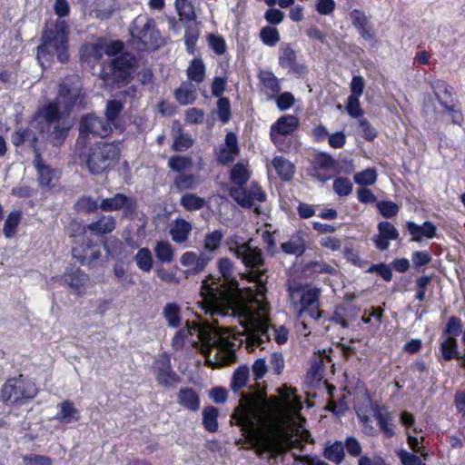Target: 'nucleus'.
Masks as SVG:
<instances>
[{
    "instance_id": "nucleus-1",
    "label": "nucleus",
    "mask_w": 465,
    "mask_h": 465,
    "mask_svg": "<svg viewBox=\"0 0 465 465\" xmlns=\"http://www.w3.org/2000/svg\"><path fill=\"white\" fill-rule=\"evenodd\" d=\"M232 419L259 456L268 452L274 457L301 445L299 430L285 424L279 411L257 394L242 395Z\"/></svg>"
},
{
    "instance_id": "nucleus-2",
    "label": "nucleus",
    "mask_w": 465,
    "mask_h": 465,
    "mask_svg": "<svg viewBox=\"0 0 465 465\" xmlns=\"http://www.w3.org/2000/svg\"><path fill=\"white\" fill-rule=\"evenodd\" d=\"M218 269L220 278L209 276L203 281L201 295L202 308L212 317L221 316L230 320L238 315L240 308L248 305L238 303V282L233 277V267L228 258L220 259Z\"/></svg>"
},
{
    "instance_id": "nucleus-3",
    "label": "nucleus",
    "mask_w": 465,
    "mask_h": 465,
    "mask_svg": "<svg viewBox=\"0 0 465 465\" xmlns=\"http://www.w3.org/2000/svg\"><path fill=\"white\" fill-rule=\"evenodd\" d=\"M205 322H186V326L176 333H181L183 339L191 335H196L202 342L201 351L206 356L207 362L214 367L227 365L236 361V353L233 349L234 342L231 341L229 329L223 325L228 320H222L221 316L212 317L204 312Z\"/></svg>"
},
{
    "instance_id": "nucleus-4",
    "label": "nucleus",
    "mask_w": 465,
    "mask_h": 465,
    "mask_svg": "<svg viewBox=\"0 0 465 465\" xmlns=\"http://www.w3.org/2000/svg\"><path fill=\"white\" fill-rule=\"evenodd\" d=\"M236 318L242 326L246 348L253 351L256 347L265 349L263 343L269 342L273 337L278 344L288 340V330L284 326L278 328L270 324V308L264 299H252L248 305L240 308Z\"/></svg>"
},
{
    "instance_id": "nucleus-5",
    "label": "nucleus",
    "mask_w": 465,
    "mask_h": 465,
    "mask_svg": "<svg viewBox=\"0 0 465 465\" xmlns=\"http://www.w3.org/2000/svg\"><path fill=\"white\" fill-rule=\"evenodd\" d=\"M67 35L68 27L64 20L46 23L41 45L37 47V60L41 65L50 62L54 55L62 64L68 61Z\"/></svg>"
},
{
    "instance_id": "nucleus-6",
    "label": "nucleus",
    "mask_w": 465,
    "mask_h": 465,
    "mask_svg": "<svg viewBox=\"0 0 465 465\" xmlns=\"http://www.w3.org/2000/svg\"><path fill=\"white\" fill-rule=\"evenodd\" d=\"M131 35V44L137 50L156 49L163 44L154 20L144 15H139L134 19Z\"/></svg>"
},
{
    "instance_id": "nucleus-7",
    "label": "nucleus",
    "mask_w": 465,
    "mask_h": 465,
    "mask_svg": "<svg viewBox=\"0 0 465 465\" xmlns=\"http://www.w3.org/2000/svg\"><path fill=\"white\" fill-rule=\"evenodd\" d=\"M119 157V150L113 143H96L88 152L81 154L91 173L100 174L108 170Z\"/></svg>"
},
{
    "instance_id": "nucleus-8",
    "label": "nucleus",
    "mask_w": 465,
    "mask_h": 465,
    "mask_svg": "<svg viewBox=\"0 0 465 465\" xmlns=\"http://www.w3.org/2000/svg\"><path fill=\"white\" fill-rule=\"evenodd\" d=\"M246 249L247 251L240 254L238 259L250 269L249 278L257 284V292L253 299H264L268 276L266 270L262 268L264 264L262 252L259 248L252 247L250 242Z\"/></svg>"
},
{
    "instance_id": "nucleus-9",
    "label": "nucleus",
    "mask_w": 465,
    "mask_h": 465,
    "mask_svg": "<svg viewBox=\"0 0 465 465\" xmlns=\"http://www.w3.org/2000/svg\"><path fill=\"white\" fill-rule=\"evenodd\" d=\"M84 94L82 92V84L78 75H70L63 79L59 84L55 102L69 112L74 108L83 106Z\"/></svg>"
},
{
    "instance_id": "nucleus-10",
    "label": "nucleus",
    "mask_w": 465,
    "mask_h": 465,
    "mask_svg": "<svg viewBox=\"0 0 465 465\" xmlns=\"http://www.w3.org/2000/svg\"><path fill=\"white\" fill-rule=\"evenodd\" d=\"M36 394L35 384L23 375L7 380L1 389V400L11 404L23 399H33Z\"/></svg>"
},
{
    "instance_id": "nucleus-11",
    "label": "nucleus",
    "mask_w": 465,
    "mask_h": 465,
    "mask_svg": "<svg viewBox=\"0 0 465 465\" xmlns=\"http://www.w3.org/2000/svg\"><path fill=\"white\" fill-rule=\"evenodd\" d=\"M112 131L111 125L106 120L95 114H89L81 118L79 124L80 135L76 141V148L82 149L86 145V138L89 135L93 137H106Z\"/></svg>"
},
{
    "instance_id": "nucleus-12",
    "label": "nucleus",
    "mask_w": 465,
    "mask_h": 465,
    "mask_svg": "<svg viewBox=\"0 0 465 465\" xmlns=\"http://www.w3.org/2000/svg\"><path fill=\"white\" fill-rule=\"evenodd\" d=\"M320 291L316 288L290 290V298L299 299L301 303L300 315L307 313L311 318L318 320L322 316L319 305Z\"/></svg>"
},
{
    "instance_id": "nucleus-13",
    "label": "nucleus",
    "mask_w": 465,
    "mask_h": 465,
    "mask_svg": "<svg viewBox=\"0 0 465 465\" xmlns=\"http://www.w3.org/2000/svg\"><path fill=\"white\" fill-rule=\"evenodd\" d=\"M229 194L242 208H252L255 201L262 203L266 200L265 193L255 182L248 188L232 186L229 190Z\"/></svg>"
},
{
    "instance_id": "nucleus-14",
    "label": "nucleus",
    "mask_w": 465,
    "mask_h": 465,
    "mask_svg": "<svg viewBox=\"0 0 465 465\" xmlns=\"http://www.w3.org/2000/svg\"><path fill=\"white\" fill-rule=\"evenodd\" d=\"M299 119L292 114L281 116L271 127V138L280 151H286L289 146L282 143V136L294 132L299 126Z\"/></svg>"
},
{
    "instance_id": "nucleus-15",
    "label": "nucleus",
    "mask_w": 465,
    "mask_h": 465,
    "mask_svg": "<svg viewBox=\"0 0 465 465\" xmlns=\"http://www.w3.org/2000/svg\"><path fill=\"white\" fill-rule=\"evenodd\" d=\"M59 105L57 102L45 105L35 115L31 126L38 129L39 132H49L52 124L63 120L58 108Z\"/></svg>"
},
{
    "instance_id": "nucleus-16",
    "label": "nucleus",
    "mask_w": 465,
    "mask_h": 465,
    "mask_svg": "<svg viewBox=\"0 0 465 465\" xmlns=\"http://www.w3.org/2000/svg\"><path fill=\"white\" fill-rule=\"evenodd\" d=\"M338 163L328 153H319L312 163V175L320 182H326L337 172Z\"/></svg>"
},
{
    "instance_id": "nucleus-17",
    "label": "nucleus",
    "mask_w": 465,
    "mask_h": 465,
    "mask_svg": "<svg viewBox=\"0 0 465 465\" xmlns=\"http://www.w3.org/2000/svg\"><path fill=\"white\" fill-rule=\"evenodd\" d=\"M154 365L156 380L161 385L171 387L180 380L172 369L171 359L168 354H160L155 360Z\"/></svg>"
},
{
    "instance_id": "nucleus-18",
    "label": "nucleus",
    "mask_w": 465,
    "mask_h": 465,
    "mask_svg": "<svg viewBox=\"0 0 465 465\" xmlns=\"http://www.w3.org/2000/svg\"><path fill=\"white\" fill-rule=\"evenodd\" d=\"M134 57L129 54H124L112 60V74L115 83L127 81L131 75V69L134 64Z\"/></svg>"
},
{
    "instance_id": "nucleus-19",
    "label": "nucleus",
    "mask_w": 465,
    "mask_h": 465,
    "mask_svg": "<svg viewBox=\"0 0 465 465\" xmlns=\"http://www.w3.org/2000/svg\"><path fill=\"white\" fill-rule=\"evenodd\" d=\"M211 258L206 253L197 254L194 252H186L181 258L180 262L183 267L189 268L185 271L187 275H196L203 272Z\"/></svg>"
},
{
    "instance_id": "nucleus-20",
    "label": "nucleus",
    "mask_w": 465,
    "mask_h": 465,
    "mask_svg": "<svg viewBox=\"0 0 465 465\" xmlns=\"http://www.w3.org/2000/svg\"><path fill=\"white\" fill-rule=\"evenodd\" d=\"M240 153L238 139L234 133L229 132L225 135L224 144L219 150L217 160L222 164L232 163Z\"/></svg>"
},
{
    "instance_id": "nucleus-21",
    "label": "nucleus",
    "mask_w": 465,
    "mask_h": 465,
    "mask_svg": "<svg viewBox=\"0 0 465 465\" xmlns=\"http://www.w3.org/2000/svg\"><path fill=\"white\" fill-rule=\"evenodd\" d=\"M430 85L439 103L448 111L454 113L452 118L453 123H458L460 114L453 111L452 105L450 104L452 102L451 88L447 84L445 81L440 79L431 81Z\"/></svg>"
},
{
    "instance_id": "nucleus-22",
    "label": "nucleus",
    "mask_w": 465,
    "mask_h": 465,
    "mask_svg": "<svg viewBox=\"0 0 465 465\" xmlns=\"http://www.w3.org/2000/svg\"><path fill=\"white\" fill-rule=\"evenodd\" d=\"M258 80L260 91L270 100L276 98L281 91V85L279 79L274 74L269 70H260Z\"/></svg>"
},
{
    "instance_id": "nucleus-23",
    "label": "nucleus",
    "mask_w": 465,
    "mask_h": 465,
    "mask_svg": "<svg viewBox=\"0 0 465 465\" xmlns=\"http://www.w3.org/2000/svg\"><path fill=\"white\" fill-rule=\"evenodd\" d=\"M378 235L373 239L375 246L385 251L389 248L390 240H396L399 237V232L396 227L389 222H381L378 224Z\"/></svg>"
},
{
    "instance_id": "nucleus-24",
    "label": "nucleus",
    "mask_w": 465,
    "mask_h": 465,
    "mask_svg": "<svg viewBox=\"0 0 465 465\" xmlns=\"http://www.w3.org/2000/svg\"><path fill=\"white\" fill-rule=\"evenodd\" d=\"M307 233L298 231L292 233L289 240L282 244V250L286 254L302 255L306 250Z\"/></svg>"
},
{
    "instance_id": "nucleus-25",
    "label": "nucleus",
    "mask_w": 465,
    "mask_h": 465,
    "mask_svg": "<svg viewBox=\"0 0 465 465\" xmlns=\"http://www.w3.org/2000/svg\"><path fill=\"white\" fill-rule=\"evenodd\" d=\"M193 232V224L184 219H175L170 226L169 234L178 244L186 242Z\"/></svg>"
},
{
    "instance_id": "nucleus-26",
    "label": "nucleus",
    "mask_w": 465,
    "mask_h": 465,
    "mask_svg": "<svg viewBox=\"0 0 465 465\" xmlns=\"http://www.w3.org/2000/svg\"><path fill=\"white\" fill-rule=\"evenodd\" d=\"M63 280L78 295L84 293L89 283V276L79 269L65 273Z\"/></svg>"
},
{
    "instance_id": "nucleus-27",
    "label": "nucleus",
    "mask_w": 465,
    "mask_h": 465,
    "mask_svg": "<svg viewBox=\"0 0 465 465\" xmlns=\"http://www.w3.org/2000/svg\"><path fill=\"white\" fill-rule=\"evenodd\" d=\"M34 164L37 170L38 180L42 186L50 187L53 185V182L58 179L57 171L45 165L40 155H36Z\"/></svg>"
},
{
    "instance_id": "nucleus-28",
    "label": "nucleus",
    "mask_w": 465,
    "mask_h": 465,
    "mask_svg": "<svg viewBox=\"0 0 465 465\" xmlns=\"http://www.w3.org/2000/svg\"><path fill=\"white\" fill-rule=\"evenodd\" d=\"M174 97L181 105L193 104L197 98V84L189 81H183L175 89Z\"/></svg>"
},
{
    "instance_id": "nucleus-29",
    "label": "nucleus",
    "mask_w": 465,
    "mask_h": 465,
    "mask_svg": "<svg viewBox=\"0 0 465 465\" xmlns=\"http://www.w3.org/2000/svg\"><path fill=\"white\" fill-rule=\"evenodd\" d=\"M352 25L358 30L360 35L364 39H371L372 34L371 32L370 20L365 13L360 9H353L349 14Z\"/></svg>"
},
{
    "instance_id": "nucleus-30",
    "label": "nucleus",
    "mask_w": 465,
    "mask_h": 465,
    "mask_svg": "<svg viewBox=\"0 0 465 465\" xmlns=\"http://www.w3.org/2000/svg\"><path fill=\"white\" fill-rule=\"evenodd\" d=\"M133 203L130 198H128L124 193H115L112 197L103 198L100 201L99 207L103 212H114L118 211L124 207H132Z\"/></svg>"
},
{
    "instance_id": "nucleus-31",
    "label": "nucleus",
    "mask_w": 465,
    "mask_h": 465,
    "mask_svg": "<svg viewBox=\"0 0 465 465\" xmlns=\"http://www.w3.org/2000/svg\"><path fill=\"white\" fill-rule=\"evenodd\" d=\"M70 127V124H66L65 120H61L52 124L49 132H40V134L43 137L50 140L53 144L58 145L61 144L67 136Z\"/></svg>"
},
{
    "instance_id": "nucleus-32",
    "label": "nucleus",
    "mask_w": 465,
    "mask_h": 465,
    "mask_svg": "<svg viewBox=\"0 0 465 465\" xmlns=\"http://www.w3.org/2000/svg\"><path fill=\"white\" fill-rule=\"evenodd\" d=\"M177 402L191 411H197L200 409L199 396L192 388H181L177 394Z\"/></svg>"
},
{
    "instance_id": "nucleus-33",
    "label": "nucleus",
    "mask_w": 465,
    "mask_h": 465,
    "mask_svg": "<svg viewBox=\"0 0 465 465\" xmlns=\"http://www.w3.org/2000/svg\"><path fill=\"white\" fill-rule=\"evenodd\" d=\"M59 411L54 416V420L62 423H71L79 420V411L74 407V402L66 400L57 405Z\"/></svg>"
},
{
    "instance_id": "nucleus-34",
    "label": "nucleus",
    "mask_w": 465,
    "mask_h": 465,
    "mask_svg": "<svg viewBox=\"0 0 465 465\" xmlns=\"http://www.w3.org/2000/svg\"><path fill=\"white\" fill-rule=\"evenodd\" d=\"M272 164L282 181H290L293 177L295 166L289 160L276 156L272 159Z\"/></svg>"
},
{
    "instance_id": "nucleus-35",
    "label": "nucleus",
    "mask_w": 465,
    "mask_h": 465,
    "mask_svg": "<svg viewBox=\"0 0 465 465\" xmlns=\"http://www.w3.org/2000/svg\"><path fill=\"white\" fill-rule=\"evenodd\" d=\"M186 74L189 82L197 85L203 83L205 77V65L203 60L200 58L192 60L186 69Z\"/></svg>"
},
{
    "instance_id": "nucleus-36",
    "label": "nucleus",
    "mask_w": 465,
    "mask_h": 465,
    "mask_svg": "<svg viewBox=\"0 0 465 465\" xmlns=\"http://www.w3.org/2000/svg\"><path fill=\"white\" fill-rule=\"evenodd\" d=\"M153 252L156 259L162 263H171L174 259V249L168 241L156 242Z\"/></svg>"
},
{
    "instance_id": "nucleus-37",
    "label": "nucleus",
    "mask_w": 465,
    "mask_h": 465,
    "mask_svg": "<svg viewBox=\"0 0 465 465\" xmlns=\"http://www.w3.org/2000/svg\"><path fill=\"white\" fill-rule=\"evenodd\" d=\"M163 316L171 328H177L182 323L181 307L175 302H168L164 305Z\"/></svg>"
},
{
    "instance_id": "nucleus-38",
    "label": "nucleus",
    "mask_w": 465,
    "mask_h": 465,
    "mask_svg": "<svg viewBox=\"0 0 465 465\" xmlns=\"http://www.w3.org/2000/svg\"><path fill=\"white\" fill-rule=\"evenodd\" d=\"M116 227V221L111 215H103L98 221L88 224V229L96 233L106 234Z\"/></svg>"
},
{
    "instance_id": "nucleus-39",
    "label": "nucleus",
    "mask_w": 465,
    "mask_h": 465,
    "mask_svg": "<svg viewBox=\"0 0 465 465\" xmlns=\"http://www.w3.org/2000/svg\"><path fill=\"white\" fill-rule=\"evenodd\" d=\"M251 177V173L246 164L237 163L232 166L230 173V179L235 186H244Z\"/></svg>"
},
{
    "instance_id": "nucleus-40",
    "label": "nucleus",
    "mask_w": 465,
    "mask_h": 465,
    "mask_svg": "<svg viewBox=\"0 0 465 465\" xmlns=\"http://www.w3.org/2000/svg\"><path fill=\"white\" fill-rule=\"evenodd\" d=\"M375 418L378 420L381 430L388 438H391L395 434L392 424L393 416L391 412L382 408L378 409L375 411Z\"/></svg>"
},
{
    "instance_id": "nucleus-41",
    "label": "nucleus",
    "mask_w": 465,
    "mask_h": 465,
    "mask_svg": "<svg viewBox=\"0 0 465 465\" xmlns=\"http://www.w3.org/2000/svg\"><path fill=\"white\" fill-rule=\"evenodd\" d=\"M104 54V44L94 43L87 44L81 48L82 59L89 63L96 62L103 57Z\"/></svg>"
},
{
    "instance_id": "nucleus-42",
    "label": "nucleus",
    "mask_w": 465,
    "mask_h": 465,
    "mask_svg": "<svg viewBox=\"0 0 465 465\" xmlns=\"http://www.w3.org/2000/svg\"><path fill=\"white\" fill-rule=\"evenodd\" d=\"M323 456L336 464L341 463L344 458V445L341 441L327 443L323 450Z\"/></svg>"
},
{
    "instance_id": "nucleus-43",
    "label": "nucleus",
    "mask_w": 465,
    "mask_h": 465,
    "mask_svg": "<svg viewBox=\"0 0 465 465\" xmlns=\"http://www.w3.org/2000/svg\"><path fill=\"white\" fill-rule=\"evenodd\" d=\"M136 266L143 272H150L153 267V258L151 251L141 248L134 257Z\"/></svg>"
},
{
    "instance_id": "nucleus-44",
    "label": "nucleus",
    "mask_w": 465,
    "mask_h": 465,
    "mask_svg": "<svg viewBox=\"0 0 465 465\" xmlns=\"http://www.w3.org/2000/svg\"><path fill=\"white\" fill-rule=\"evenodd\" d=\"M279 64L282 67L294 69L296 66V53L290 44L281 45Z\"/></svg>"
},
{
    "instance_id": "nucleus-45",
    "label": "nucleus",
    "mask_w": 465,
    "mask_h": 465,
    "mask_svg": "<svg viewBox=\"0 0 465 465\" xmlns=\"http://www.w3.org/2000/svg\"><path fill=\"white\" fill-rule=\"evenodd\" d=\"M224 237L223 230H214L207 232L203 239V248L208 252H213L219 249Z\"/></svg>"
},
{
    "instance_id": "nucleus-46",
    "label": "nucleus",
    "mask_w": 465,
    "mask_h": 465,
    "mask_svg": "<svg viewBox=\"0 0 465 465\" xmlns=\"http://www.w3.org/2000/svg\"><path fill=\"white\" fill-rule=\"evenodd\" d=\"M175 8L181 20L193 21L196 18L193 0H176Z\"/></svg>"
},
{
    "instance_id": "nucleus-47",
    "label": "nucleus",
    "mask_w": 465,
    "mask_h": 465,
    "mask_svg": "<svg viewBox=\"0 0 465 465\" xmlns=\"http://www.w3.org/2000/svg\"><path fill=\"white\" fill-rule=\"evenodd\" d=\"M180 204L187 211H197L206 204V201L194 193H185L181 197Z\"/></svg>"
},
{
    "instance_id": "nucleus-48",
    "label": "nucleus",
    "mask_w": 465,
    "mask_h": 465,
    "mask_svg": "<svg viewBox=\"0 0 465 465\" xmlns=\"http://www.w3.org/2000/svg\"><path fill=\"white\" fill-rule=\"evenodd\" d=\"M21 211L15 210L8 214L3 229L4 234L6 238H12L15 234L16 228L21 222Z\"/></svg>"
},
{
    "instance_id": "nucleus-49",
    "label": "nucleus",
    "mask_w": 465,
    "mask_h": 465,
    "mask_svg": "<svg viewBox=\"0 0 465 465\" xmlns=\"http://www.w3.org/2000/svg\"><path fill=\"white\" fill-rule=\"evenodd\" d=\"M218 411L213 406H208L203 411V424L204 428L210 431L214 432L218 429Z\"/></svg>"
},
{
    "instance_id": "nucleus-50",
    "label": "nucleus",
    "mask_w": 465,
    "mask_h": 465,
    "mask_svg": "<svg viewBox=\"0 0 465 465\" xmlns=\"http://www.w3.org/2000/svg\"><path fill=\"white\" fill-rule=\"evenodd\" d=\"M457 341L454 337H447L440 343V351L442 358L445 361H450L452 359H460L457 351Z\"/></svg>"
},
{
    "instance_id": "nucleus-51",
    "label": "nucleus",
    "mask_w": 465,
    "mask_h": 465,
    "mask_svg": "<svg viewBox=\"0 0 465 465\" xmlns=\"http://www.w3.org/2000/svg\"><path fill=\"white\" fill-rule=\"evenodd\" d=\"M199 184V178L193 174H179L174 180V185L179 191L190 190Z\"/></svg>"
},
{
    "instance_id": "nucleus-52",
    "label": "nucleus",
    "mask_w": 465,
    "mask_h": 465,
    "mask_svg": "<svg viewBox=\"0 0 465 465\" xmlns=\"http://www.w3.org/2000/svg\"><path fill=\"white\" fill-rule=\"evenodd\" d=\"M249 378V368L246 366L239 367L233 373L232 381V390L238 391L243 388Z\"/></svg>"
},
{
    "instance_id": "nucleus-53",
    "label": "nucleus",
    "mask_w": 465,
    "mask_h": 465,
    "mask_svg": "<svg viewBox=\"0 0 465 465\" xmlns=\"http://www.w3.org/2000/svg\"><path fill=\"white\" fill-rule=\"evenodd\" d=\"M36 140L35 134L29 128L19 129L12 134V143L15 146H19L25 142L34 144Z\"/></svg>"
},
{
    "instance_id": "nucleus-54",
    "label": "nucleus",
    "mask_w": 465,
    "mask_h": 465,
    "mask_svg": "<svg viewBox=\"0 0 465 465\" xmlns=\"http://www.w3.org/2000/svg\"><path fill=\"white\" fill-rule=\"evenodd\" d=\"M170 169L175 172H183L192 168L193 160L188 156H172L168 161Z\"/></svg>"
},
{
    "instance_id": "nucleus-55",
    "label": "nucleus",
    "mask_w": 465,
    "mask_h": 465,
    "mask_svg": "<svg viewBox=\"0 0 465 465\" xmlns=\"http://www.w3.org/2000/svg\"><path fill=\"white\" fill-rule=\"evenodd\" d=\"M124 109V104L119 100H111L107 103L105 108V116L107 123L115 124V122Z\"/></svg>"
},
{
    "instance_id": "nucleus-56",
    "label": "nucleus",
    "mask_w": 465,
    "mask_h": 465,
    "mask_svg": "<svg viewBox=\"0 0 465 465\" xmlns=\"http://www.w3.org/2000/svg\"><path fill=\"white\" fill-rule=\"evenodd\" d=\"M377 181V173L372 168H368L361 172L355 173L354 182L362 186L372 185Z\"/></svg>"
},
{
    "instance_id": "nucleus-57",
    "label": "nucleus",
    "mask_w": 465,
    "mask_h": 465,
    "mask_svg": "<svg viewBox=\"0 0 465 465\" xmlns=\"http://www.w3.org/2000/svg\"><path fill=\"white\" fill-rule=\"evenodd\" d=\"M193 143V140L188 134H183L181 127L178 128V134L175 136L173 149L177 152H183L190 148Z\"/></svg>"
},
{
    "instance_id": "nucleus-58",
    "label": "nucleus",
    "mask_w": 465,
    "mask_h": 465,
    "mask_svg": "<svg viewBox=\"0 0 465 465\" xmlns=\"http://www.w3.org/2000/svg\"><path fill=\"white\" fill-rule=\"evenodd\" d=\"M262 43L269 46H274L280 41V35L275 27L265 26L260 31Z\"/></svg>"
},
{
    "instance_id": "nucleus-59",
    "label": "nucleus",
    "mask_w": 465,
    "mask_h": 465,
    "mask_svg": "<svg viewBox=\"0 0 465 465\" xmlns=\"http://www.w3.org/2000/svg\"><path fill=\"white\" fill-rule=\"evenodd\" d=\"M352 183L345 177L336 178L333 182V190L339 196H347L352 192Z\"/></svg>"
},
{
    "instance_id": "nucleus-60",
    "label": "nucleus",
    "mask_w": 465,
    "mask_h": 465,
    "mask_svg": "<svg viewBox=\"0 0 465 465\" xmlns=\"http://www.w3.org/2000/svg\"><path fill=\"white\" fill-rule=\"evenodd\" d=\"M380 213L385 218H391L399 213V206L391 201H381L377 203Z\"/></svg>"
},
{
    "instance_id": "nucleus-61",
    "label": "nucleus",
    "mask_w": 465,
    "mask_h": 465,
    "mask_svg": "<svg viewBox=\"0 0 465 465\" xmlns=\"http://www.w3.org/2000/svg\"><path fill=\"white\" fill-rule=\"evenodd\" d=\"M24 465H53V460L47 456L27 454L22 456Z\"/></svg>"
},
{
    "instance_id": "nucleus-62",
    "label": "nucleus",
    "mask_w": 465,
    "mask_h": 465,
    "mask_svg": "<svg viewBox=\"0 0 465 465\" xmlns=\"http://www.w3.org/2000/svg\"><path fill=\"white\" fill-rule=\"evenodd\" d=\"M218 115L222 123L226 124L231 118V104L226 97H221L217 102Z\"/></svg>"
},
{
    "instance_id": "nucleus-63",
    "label": "nucleus",
    "mask_w": 465,
    "mask_h": 465,
    "mask_svg": "<svg viewBox=\"0 0 465 465\" xmlns=\"http://www.w3.org/2000/svg\"><path fill=\"white\" fill-rule=\"evenodd\" d=\"M248 244L249 242H239V237L236 235L227 240V246L229 251L232 252L237 258L240 256V254H242L243 252L247 251L246 246Z\"/></svg>"
},
{
    "instance_id": "nucleus-64",
    "label": "nucleus",
    "mask_w": 465,
    "mask_h": 465,
    "mask_svg": "<svg viewBox=\"0 0 465 465\" xmlns=\"http://www.w3.org/2000/svg\"><path fill=\"white\" fill-rule=\"evenodd\" d=\"M402 465H422L420 458L407 450H401L397 453Z\"/></svg>"
}]
</instances>
